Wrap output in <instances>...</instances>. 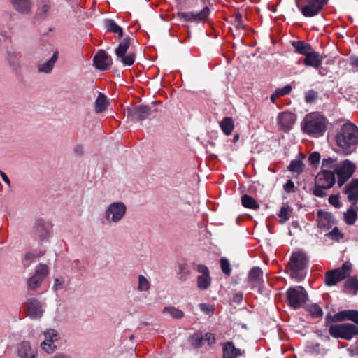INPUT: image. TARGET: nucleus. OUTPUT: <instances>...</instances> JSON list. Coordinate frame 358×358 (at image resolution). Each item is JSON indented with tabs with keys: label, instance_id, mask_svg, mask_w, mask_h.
<instances>
[{
	"label": "nucleus",
	"instance_id": "58836bf2",
	"mask_svg": "<svg viewBox=\"0 0 358 358\" xmlns=\"http://www.w3.org/2000/svg\"><path fill=\"white\" fill-rule=\"evenodd\" d=\"M344 220L346 224H354L357 220V212L350 208L344 213Z\"/></svg>",
	"mask_w": 358,
	"mask_h": 358
},
{
	"label": "nucleus",
	"instance_id": "3c124183",
	"mask_svg": "<svg viewBox=\"0 0 358 358\" xmlns=\"http://www.w3.org/2000/svg\"><path fill=\"white\" fill-rule=\"evenodd\" d=\"M41 347L43 350H45L48 353L52 352L55 346L53 345V343L43 341L41 343Z\"/></svg>",
	"mask_w": 358,
	"mask_h": 358
},
{
	"label": "nucleus",
	"instance_id": "4c0bfd02",
	"mask_svg": "<svg viewBox=\"0 0 358 358\" xmlns=\"http://www.w3.org/2000/svg\"><path fill=\"white\" fill-rule=\"evenodd\" d=\"M190 343L195 348L201 347L203 343V336L202 334L200 332L194 333L190 338Z\"/></svg>",
	"mask_w": 358,
	"mask_h": 358
},
{
	"label": "nucleus",
	"instance_id": "2f4dec72",
	"mask_svg": "<svg viewBox=\"0 0 358 358\" xmlns=\"http://www.w3.org/2000/svg\"><path fill=\"white\" fill-rule=\"evenodd\" d=\"M162 313L169 315L173 319H181L184 317V313L174 306L164 307L162 310Z\"/></svg>",
	"mask_w": 358,
	"mask_h": 358
},
{
	"label": "nucleus",
	"instance_id": "b1692460",
	"mask_svg": "<svg viewBox=\"0 0 358 358\" xmlns=\"http://www.w3.org/2000/svg\"><path fill=\"white\" fill-rule=\"evenodd\" d=\"M17 355L20 358H35L36 351L29 342L23 341L18 347Z\"/></svg>",
	"mask_w": 358,
	"mask_h": 358
},
{
	"label": "nucleus",
	"instance_id": "f03ea898",
	"mask_svg": "<svg viewBox=\"0 0 358 358\" xmlns=\"http://www.w3.org/2000/svg\"><path fill=\"white\" fill-rule=\"evenodd\" d=\"M328 120L318 113L307 114L301 122L303 131L308 136L318 138L322 136L327 127Z\"/></svg>",
	"mask_w": 358,
	"mask_h": 358
},
{
	"label": "nucleus",
	"instance_id": "5701e85b",
	"mask_svg": "<svg viewBox=\"0 0 358 358\" xmlns=\"http://www.w3.org/2000/svg\"><path fill=\"white\" fill-rule=\"evenodd\" d=\"M223 358H236L242 355L243 351L236 348L232 342H227L223 344Z\"/></svg>",
	"mask_w": 358,
	"mask_h": 358
},
{
	"label": "nucleus",
	"instance_id": "a19ab883",
	"mask_svg": "<svg viewBox=\"0 0 358 358\" xmlns=\"http://www.w3.org/2000/svg\"><path fill=\"white\" fill-rule=\"evenodd\" d=\"M308 310L314 317H321L323 314L322 308L316 303L308 306Z\"/></svg>",
	"mask_w": 358,
	"mask_h": 358
},
{
	"label": "nucleus",
	"instance_id": "f3484780",
	"mask_svg": "<svg viewBox=\"0 0 358 358\" xmlns=\"http://www.w3.org/2000/svg\"><path fill=\"white\" fill-rule=\"evenodd\" d=\"M296 120V116L291 112H282L278 115V123L284 131H289Z\"/></svg>",
	"mask_w": 358,
	"mask_h": 358
},
{
	"label": "nucleus",
	"instance_id": "c03bdc74",
	"mask_svg": "<svg viewBox=\"0 0 358 358\" xmlns=\"http://www.w3.org/2000/svg\"><path fill=\"white\" fill-rule=\"evenodd\" d=\"M45 341L50 343H54L58 338L57 332L55 329H48L44 333Z\"/></svg>",
	"mask_w": 358,
	"mask_h": 358
},
{
	"label": "nucleus",
	"instance_id": "e433bc0d",
	"mask_svg": "<svg viewBox=\"0 0 358 358\" xmlns=\"http://www.w3.org/2000/svg\"><path fill=\"white\" fill-rule=\"evenodd\" d=\"M292 210V208L289 207L288 205L283 206L280 208V210L278 214L279 217L280 218V222H287L291 217Z\"/></svg>",
	"mask_w": 358,
	"mask_h": 358
},
{
	"label": "nucleus",
	"instance_id": "09e8293b",
	"mask_svg": "<svg viewBox=\"0 0 358 358\" xmlns=\"http://www.w3.org/2000/svg\"><path fill=\"white\" fill-rule=\"evenodd\" d=\"M234 23L236 27L238 29H245V27L243 24V16L240 13H237L234 15Z\"/></svg>",
	"mask_w": 358,
	"mask_h": 358
},
{
	"label": "nucleus",
	"instance_id": "69168bd1",
	"mask_svg": "<svg viewBox=\"0 0 358 358\" xmlns=\"http://www.w3.org/2000/svg\"><path fill=\"white\" fill-rule=\"evenodd\" d=\"M55 358H69L67 355H58L57 356L55 357Z\"/></svg>",
	"mask_w": 358,
	"mask_h": 358
},
{
	"label": "nucleus",
	"instance_id": "393cba45",
	"mask_svg": "<svg viewBox=\"0 0 358 358\" xmlns=\"http://www.w3.org/2000/svg\"><path fill=\"white\" fill-rule=\"evenodd\" d=\"M13 8L19 13H29L31 8V0H10Z\"/></svg>",
	"mask_w": 358,
	"mask_h": 358
},
{
	"label": "nucleus",
	"instance_id": "79ce46f5",
	"mask_svg": "<svg viewBox=\"0 0 358 358\" xmlns=\"http://www.w3.org/2000/svg\"><path fill=\"white\" fill-rule=\"evenodd\" d=\"M345 287L350 288L354 290L353 294L355 295L358 290V280L355 277L350 278L345 284Z\"/></svg>",
	"mask_w": 358,
	"mask_h": 358
},
{
	"label": "nucleus",
	"instance_id": "603ef678",
	"mask_svg": "<svg viewBox=\"0 0 358 358\" xmlns=\"http://www.w3.org/2000/svg\"><path fill=\"white\" fill-rule=\"evenodd\" d=\"M329 202L330 204L334 206L336 208H339L341 206V203L339 201V196L338 195H331L329 197Z\"/></svg>",
	"mask_w": 358,
	"mask_h": 358
},
{
	"label": "nucleus",
	"instance_id": "1a4fd4ad",
	"mask_svg": "<svg viewBox=\"0 0 358 358\" xmlns=\"http://www.w3.org/2000/svg\"><path fill=\"white\" fill-rule=\"evenodd\" d=\"M352 271V264L346 262L341 268L328 271L325 275V283L327 286L336 285L338 282L348 277Z\"/></svg>",
	"mask_w": 358,
	"mask_h": 358
},
{
	"label": "nucleus",
	"instance_id": "ddd939ff",
	"mask_svg": "<svg viewBox=\"0 0 358 358\" xmlns=\"http://www.w3.org/2000/svg\"><path fill=\"white\" fill-rule=\"evenodd\" d=\"M48 274V268L45 264H39L35 268L34 274L27 280L29 289L36 290L38 288Z\"/></svg>",
	"mask_w": 358,
	"mask_h": 358
},
{
	"label": "nucleus",
	"instance_id": "a211bd4d",
	"mask_svg": "<svg viewBox=\"0 0 358 358\" xmlns=\"http://www.w3.org/2000/svg\"><path fill=\"white\" fill-rule=\"evenodd\" d=\"M27 311L28 315L34 320L40 319L43 314V310L41 302L36 299H29L27 302Z\"/></svg>",
	"mask_w": 358,
	"mask_h": 358
},
{
	"label": "nucleus",
	"instance_id": "a878e982",
	"mask_svg": "<svg viewBox=\"0 0 358 358\" xmlns=\"http://www.w3.org/2000/svg\"><path fill=\"white\" fill-rule=\"evenodd\" d=\"M292 45L295 49V52L296 53L303 56L307 55L312 50H313V48L310 44L306 43L303 41H294L292 42Z\"/></svg>",
	"mask_w": 358,
	"mask_h": 358
},
{
	"label": "nucleus",
	"instance_id": "7c9ffc66",
	"mask_svg": "<svg viewBox=\"0 0 358 358\" xmlns=\"http://www.w3.org/2000/svg\"><path fill=\"white\" fill-rule=\"evenodd\" d=\"M177 278L181 282L186 281L191 275V271L186 264H180L178 266Z\"/></svg>",
	"mask_w": 358,
	"mask_h": 358
},
{
	"label": "nucleus",
	"instance_id": "5fc2aeb1",
	"mask_svg": "<svg viewBox=\"0 0 358 358\" xmlns=\"http://www.w3.org/2000/svg\"><path fill=\"white\" fill-rule=\"evenodd\" d=\"M64 285V280H60L59 278H55L54 280V285L52 289L54 291H57L63 288Z\"/></svg>",
	"mask_w": 358,
	"mask_h": 358
},
{
	"label": "nucleus",
	"instance_id": "680f3d73",
	"mask_svg": "<svg viewBox=\"0 0 358 358\" xmlns=\"http://www.w3.org/2000/svg\"><path fill=\"white\" fill-rule=\"evenodd\" d=\"M7 38V33L5 31L0 32V41H5Z\"/></svg>",
	"mask_w": 358,
	"mask_h": 358
},
{
	"label": "nucleus",
	"instance_id": "6ab92c4d",
	"mask_svg": "<svg viewBox=\"0 0 358 358\" xmlns=\"http://www.w3.org/2000/svg\"><path fill=\"white\" fill-rule=\"evenodd\" d=\"M248 281L253 288L262 289L264 283L263 271L259 267H254L250 270Z\"/></svg>",
	"mask_w": 358,
	"mask_h": 358
},
{
	"label": "nucleus",
	"instance_id": "412c9836",
	"mask_svg": "<svg viewBox=\"0 0 358 358\" xmlns=\"http://www.w3.org/2000/svg\"><path fill=\"white\" fill-rule=\"evenodd\" d=\"M345 320H352L358 324V311L355 310H343L333 316V322H341Z\"/></svg>",
	"mask_w": 358,
	"mask_h": 358
},
{
	"label": "nucleus",
	"instance_id": "8fccbe9b",
	"mask_svg": "<svg viewBox=\"0 0 358 358\" xmlns=\"http://www.w3.org/2000/svg\"><path fill=\"white\" fill-rule=\"evenodd\" d=\"M292 91V87L290 85H286L283 87L282 88H278L275 90L276 94L279 96H285L290 93Z\"/></svg>",
	"mask_w": 358,
	"mask_h": 358
},
{
	"label": "nucleus",
	"instance_id": "c9c22d12",
	"mask_svg": "<svg viewBox=\"0 0 358 358\" xmlns=\"http://www.w3.org/2000/svg\"><path fill=\"white\" fill-rule=\"evenodd\" d=\"M137 289L139 292H148L150 290V282L145 276L138 275Z\"/></svg>",
	"mask_w": 358,
	"mask_h": 358
},
{
	"label": "nucleus",
	"instance_id": "774afa93",
	"mask_svg": "<svg viewBox=\"0 0 358 358\" xmlns=\"http://www.w3.org/2000/svg\"><path fill=\"white\" fill-rule=\"evenodd\" d=\"M44 229V225L43 224H41V225H38V231H41V230H43Z\"/></svg>",
	"mask_w": 358,
	"mask_h": 358
},
{
	"label": "nucleus",
	"instance_id": "13d9d810",
	"mask_svg": "<svg viewBox=\"0 0 358 358\" xmlns=\"http://www.w3.org/2000/svg\"><path fill=\"white\" fill-rule=\"evenodd\" d=\"M350 61L352 66L358 68V57L352 55L350 57Z\"/></svg>",
	"mask_w": 358,
	"mask_h": 358
},
{
	"label": "nucleus",
	"instance_id": "0e129e2a",
	"mask_svg": "<svg viewBox=\"0 0 358 358\" xmlns=\"http://www.w3.org/2000/svg\"><path fill=\"white\" fill-rule=\"evenodd\" d=\"M278 97H279V96L276 94V92L275 91V92L271 96V100L274 103L275 101V99Z\"/></svg>",
	"mask_w": 358,
	"mask_h": 358
},
{
	"label": "nucleus",
	"instance_id": "473e14b6",
	"mask_svg": "<svg viewBox=\"0 0 358 358\" xmlns=\"http://www.w3.org/2000/svg\"><path fill=\"white\" fill-rule=\"evenodd\" d=\"M108 104L107 97L103 94L100 93L95 101L94 108L95 111L97 113H101L106 110Z\"/></svg>",
	"mask_w": 358,
	"mask_h": 358
},
{
	"label": "nucleus",
	"instance_id": "bb28decb",
	"mask_svg": "<svg viewBox=\"0 0 358 358\" xmlns=\"http://www.w3.org/2000/svg\"><path fill=\"white\" fill-rule=\"evenodd\" d=\"M58 55L57 51L55 52L49 60L38 66V71L45 73H50L54 68L55 62L58 59Z\"/></svg>",
	"mask_w": 358,
	"mask_h": 358
},
{
	"label": "nucleus",
	"instance_id": "6e6d98bb",
	"mask_svg": "<svg viewBox=\"0 0 358 358\" xmlns=\"http://www.w3.org/2000/svg\"><path fill=\"white\" fill-rule=\"evenodd\" d=\"M203 341H206L209 343V344H213L215 341V338L214 334L211 333H207L203 336Z\"/></svg>",
	"mask_w": 358,
	"mask_h": 358
},
{
	"label": "nucleus",
	"instance_id": "49530a36",
	"mask_svg": "<svg viewBox=\"0 0 358 358\" xmlns=\"http://www.w3.org/2000/svg\"><path fill=\"white\" fill-rule=\"evenodd\" d=\"M327 236L331 240L338 241L343 237V234L340 231L338 227H334L331 231H329Z\"/></svg>",
	"mask_w": 358,
	"mask_h": 358
},
{
	"label": "nucleus",
	"instance_id": "0eeeda50",
	"mask_svg": "<svg viewBox=\"0 0 358 358\" xmlns=\"http://www.w3.org/2000/svg\"><path fill=\"white\" fill-rule=\"evenodd\" d=\"M307 258L306 255L301 251L294 252L289 262L291 268V278L301 281L303 279V275L299 272L303 270L307 265Z\"/></svg>",
	"mask_w": 358,
	"mask_h": 358
},
{
	"label": "nucleus",
	"instance_id": "052dcab7",
	"mask_svg": "<svg viewBox=\"0 0 358 358\" xmlns=\"http://www.w3.org/2000/svg\"><path fill=\"white\" fill-rule=\"evenodd\" d=\"M50 9V1L48 0L41 7V10L43 13H47Z\"/></svg>",
	"mask_w": 358,
	"mask_h": 358
},
{
	"label": "nucleus",
	"instance_id": "f257e3e1",
	"mask_svg": "<svg viewBox=\"0 0 358 358\" xmlns=\"http://www.w3.org/2000/svg\"><path fill=\"white\" fill-rule=\"evenodd\" d=\"M335 141L343 154L352 153L358 145V127L352 123L344 124L337 131Z\"/></svg>",
	"mask_w": 358,
	"mask_h": 358
},
{
	"label": "nucleus",
	"instance_id": "9d476101",
	"mask_svg": "<svg viewBox=\"0 0 358 358\" xmlns=\"http://www.w3.org/2000/svg\"><path fill=\"white\" fill-rule=\"evenodd\" d=\"M356 166L349 159H345L338 164L335 173L338 176V185L341 187L353 175Z\"/></svg>",
	"mask_w": 358,
	"mask_h": 358
},
{
	"label": "nucleus",
	"instance_id": "e2e57ef3",
	"mask_svg": "<svg viewBox=\"0 0 358 358\" xmlns=\"http://www.w3.org/2000/svg\"><path fill=\"white\" fill-rule=\"evenodd\" d=\"M200 307H201V309L206 312V313H209L210 312V308L206 305V304H201L200 305Z\"/></svg>",
	"mask_w": 358,
	"mask_h": 358
},
{
	"label": "nucleus",
	"instance_id": "864d4df0",
	"mask_svg": "<svg viewBox=\"0 0 358 358\" xmlns=\"http://www.w3.org/2000/svg\"><path fill=\"white\" fill-rule=\"evenodd\" d=\"M284 190L287 193H292L294 192V184L292 180H289L283 186Z\"/></svg>",
	"mask_w": 358,
	"mask_h": 358
},
{
	"label": "nucleus",
	"instance_id": "c756f323",
	"mask_svg": "<svg viewBox=\"0 0 358 358\" xmlns=\"http://www.w3.org/2000/svg\"><path fill=\"white\" fill-rule=\"evenodd\" d=\"M338 164L337 163V159L333 157L324 158L322 162V171H334L336 172Z\"/></svg>",
	"mask_w": 358,
	"mask_h": 358
},
{
	"label": "nucleus",
	"instance_id": "6e6552de",
	"mask_svg": "<svg viewBox=\"0 0 358 358\" xmlns=\"http://www.w3.org/2000/svg\"><path fill=\"white\" fill-rule=\"evenodd\" d=\"M130 44L131 38L127 36L119 43L115 51L117 59L122 63L123 66H131L136 59V55L134 52L127 54Z\"/></svg>",
	"mask_w": 358,
	"mask_h": 358
},
{
	"label": "nucleus",
	"instance_id": "aec40b11",
	"mask_svg": "<svg viewBox=\"0 0 358 358\" xmlns=\"http://www.w3.org/2000/svg\"><path fill=\"white\" fill-rule=\"evenodd\" d=\"M322 61V56L318 52L313 50L305 56V58L303 59V64L306 66H311L318 69L321 66Z\"/></svg>",
	"mask_w": 358,
	"mask_h": 358
},
{
	"label": "nucleus",
	"instance_id": "a18cd8bd",
	"mask_svg": "<svg viewBox=\"0 0 358 358\" xmlns=\"http://www.w3.org/2000/svg\"><path fill=\"white\" fill-rule=\"evenodd\" d=\"M220 266L223 273L227 275H230L231 271V265L226 257H222L220 259Z\"/></svg>",
	"mask_w": 358,
	"mask_h": 358
},
{
	"label": "nucleus",
	"instance_id": "bf43d9fd",
	"mask_svg": "<svg viewBox=\"0 0 358 358\" xmlns=\"http://www.w3.org/2000/svg\"><path fill=\"white\" fill-rule=\"evenodd\" d=\"M0 176L1 177L2 180L9 186L10 187L11 182L8 177V176L2 171H0Z\"/></svg>",
	"mask_w": 358,
	"mask_h": 358
},
{
	"label": "nucleus",
	"instance_id": "f704fd0d",
	"mask_svg": "<svg viewBox=\"0 0 358 358\" xmlns=\"http://www.w3.org/2000/svg\"><path fill=\"white\" fill-rule=\"evenodd\" d=\"M304 167L305 165L301 160L294 159L290 162L288 166V170L299 176L303 171Z\"/></svg>",
	"mask_w": 358,
	"mask_h": 358
},
{
	"label": "nucleus",
	"instance_id": "4be33fe9",
	"mask_svg": "<svg viewBox=\"0 0 358 358\" xmlns=\"http://www.w3.org/2000/svg\"><path fill=\"white\" fill-rule=\"evenodd\" d=\"M344 192L347 195L348 200L350 202H356L358 201V178L352 180L348 184L345 189Z\"/></svg>",
	"mask_w": 358,
	"mask_h": 358
},
{
	"label": "nucleus",
	"instance_id": "9b49d317",
	"mask_svg": "<svg viewBox=\"0 0 358 358\" xmlns=\"http://www.w3.org/2000/svg\"><path fill=\"white\" fill-rule=\"evenodd\" d=\"M210 13L209 7L205 6L200 12H180L178 16L185 22L204 24L208 22Z\"/></svg>",
	"mask_w": 358,
	"mask_h": 358
},
{
	"label": "nucleus",
	"instance_id": "de8ad7c7",
	"mask_svg": "<svg viewBox=\"0 0 358 358\" xmlns=\"http://www.w3.org/2000/svg\"><path fill=\"white\" fill-rule=\"evenodd\" d=\"M320 158V154L318 152H313L308 157V162L310 165L316 166L319 164Z\"/></svg>",
	"mask_w": 358,
	"mask_h": 358
},
{
	"label": "nucleus",
	"instance_id": "ea45409f",
	"mask_svg": "<svg viewBox=\"0 0 358 358\" xmlns=\"http://www.w3.org/2000/svg\"><path fill=\"white\" fill-rule=\"evenodd\" d=\"M43 255V252H27L24 256V264L26 266H29L31 264V262L34 260H35L37 258H39L40 257Z\"/></svg>",
	"mask_w": 358,
	"mask_h": 358
},
{
	"label": "nucleus",
	"instance_id": "c85d7f7f",
	"mask_svg": "<svg viewBox=\"0 0 358 358\" xmlns=\"http://www.w3.org/2000/svg\"><path fill=\"white\" fill-rule=\"evenodd\" d=\"M105 26L107 31L114 34H117L118 38H120L123 36L122 28L119 26L113 20L107 19L105 20Z\"/></svg>",
	"mask_w": 358,
	"mask_h": 358
},
{
	"label": "nucleus",
	"instance_id": "338daca9",
	"mask_svg": "<svg viewBox=\"0 0 358 358\" xmlns=\"http://www.w3.org/2000/svg\"><path fill=\"white\" fill-rule=\"evenodd\" d=\"M239 139V135L238 134H235L233 138L234 143H236Z\"/></svg>",
	"mask_w": 358,
	"mask_h": 358
},
{
	"label": "nucleus",
	"instance_id": "423d86ee",
	"mask_svg": "<svg viewBox=\"0 0 358 358\" xmlns=\"http://www.w3.org/2000/svg\"><path fill=\"white\" fill-rule=\"evenodd\" d=\"M286 299L288 305L297 309L301 307L308 300V294L301 286L290 287L286 292Z\"/></svg>",
	"mask_w": 358,
	"mask_h": 358
},
{
	"label": "nucleus",
	"instance_id": "72a5a7b5",
	"mask_svg": "<svg viewBox=\"0 0 358 358\" xmlns=\"http://www.w3.org/2000/svg\"><path fill=\"white\" fill-rule=\"evenodd\" d=\"M242 205L247 208L257 210L259 208V205L257 201L252 196L244 194L241 197Z\"/></svg>",
	"mask_w": 358,
	"mask_h": 358
},
{
	"label": "nucleus",
	"instance_id": "4468645a",
	"mask_svg": "<svg viewBox=\"0 0 358 358\" xmlns=\"http://www.w3.org/2000/svg\"><path fill=\"white\" fill-rule=\"evenodd\" d=\"M150 115V108L148 106H138L128 110L127 118L132 122L142 121Z\"/></svg>",
	"mask_w": 358,
	"mask_h": 358
},
{
	"label": "nucleus",
	"instance_id": "cd10ccee",
	"mask_svg": "<svg viewBox=\"0 0 358 358\" xmlns=\"http://www.w3.org/2000/svg\"><path fill=\"white\" fill-rule=\"evenodd\" d=\"M220 127L224 135H231L234 129V123L233 119L230 117H224L220 122Z\"/></svg>",
	"mask_w": 358,
	"mask_h": 358
},
{
	"label": "nucleus",
	"instance_id": "4d7b16f0",
	"mask_svg": "<svg viewBox=\"0 0 358 358\" xmlns=\"http://www.w3.org/2000/svg\"><path fill=\"white\" fill-rule=\"evenodd\" d=\"M73 153L77 156H81L83 154V147L82 145H76L73 148Z\"/></svg>",
	"mask_w": 358,
	"mask_h": 358
},
{
	"label": "nucleus",
	"instance_id": "f8f14e48",
	"mask_svg": "<svg viewBox=\"0 0 358 358\" xmlns=\"http://www.w3.org/2000/svg\"><path fill=\"white\" fill-rule=\"evenodd\" d=\"M127 210L122 202H113L107 208L105 215L108 222H118L124 216Z\"/></svg>",
	"mask_w": 358,
	"mask_h": 358
},
{
	"label": "nucleus",
	"instance_id": "37998d69",
	"mask_svg": "<svg viewBox=\"0 0 358 358\" xmlns=\"http://www.w3.org/2000/svg\"><path fill=\"white\" fill-rule=\"evenodd\" d=\"M318 93L314 90H309L305 93V101L308 103H311L317 100Z\"/></svg>",
	"mask_w": 358,
	"mask_h": 358
},
{
	"label": "nucleus",
	"instance_id": "dca6fc26",
	"mask_svg": "<svg viewBox=\"0 0 358 358\" xmlns=\"http://www.w3.org/2000/svg\"><path fill=\"white\" fill-rule=\"evenodd\" d=\"M94 66L99 70L105 71L112 65V59L103 50H99L93 58Z\"/></svg>",
	"mask_w": 358,
	"mask_h": 358
},
{
	"label": "nucleus",
	"instance_id": "20e7f679",
	"mask_svg": "<svg viewBox=\"0 0 358 358\" xmlns=\"http://www.w3.org/2000/svg\"><path fill=\"white\" fill-rule=\"evenodd\" d=\"M296 5L306 17L319 15L328 3V0H295Z\"/></svg>",
	"mask_w": 358,
	"mask_h": 358
},
{
	"label": "nucleus",
	"instance_id": "7ed1b4c3",
	"mask_svg": "<svg viewBox=\"0 0 358 358\" xmlns=\"http://www.w3.org/2000/svg\"><path fill=\"white\" fill-rule=\"evenodd\" d=\"M336 182L334 171H320L315 178L313 194L317 197H324L327 190L331 188Z\"/></svg>",
	"mask_w": 358,
	"mask_h": 358
},
{
	"label": "nucleus",
	"instance_id": "2eb2a0df",
	"mask_svg": "<svg viewBox=\"0 0 358 358\" xmlns=\"http://www.w3.org/2000/svg\"><path fill=\"white\" fill-rule=\"evenodd\" d=\"M196 271L200 273L197 277V287L201 290H206L211 285V277L207 266L203 264L196 266Z\"/></svg>",
	"mask_w": 358,
	"mask_h": 358
},
{
	"label": "nucleus",
	"instance_id": "39448f33",
	"mask_svg": "<svg viewBox=\"0 0 358 358\" xmlns=\"http://www.w3.org/2000/svg\"><path fill=\"white\" fill-rule=\"evenodd\" d=\"M329 333L334 338L350 340L358 335V327L351 323L334 324L329 327Z\"/></svg>",
	"mask_w": 358,
	"mask_h": 358
}]
</instances>
